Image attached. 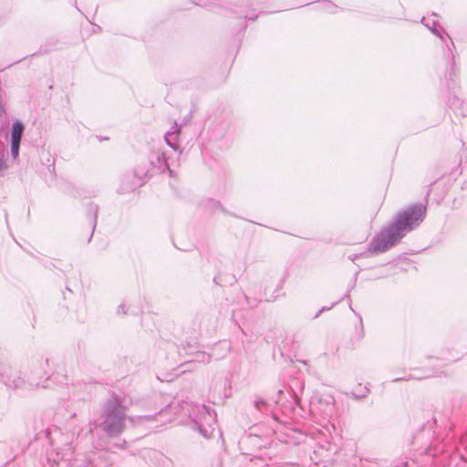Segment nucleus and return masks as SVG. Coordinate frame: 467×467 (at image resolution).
I'll list each match as a JSON object with an SVG mask.
<instances>
[{"instance_id":"f257e3e1","label":"nucleus","mask_w":467,"mask_h":467,"mask_svg":"<svg viewBox=\"0 0 467 467\" xmlns=\"http://www.w3.org/2000/svg\"><path fill=\"white\" fill-rule=\"evenodd\" d=\"M426 215L427 205L420 202L398 211L389 224L371 239L368 251L376 254L389 251L409 233L416 230L423 223Z\"/></svg>"},{"instance_id":"f03ea898","label":"nucleus","mask_w":467,"mask_h":467,"mask_svg":"<svg viewBox=\"0 0 467 467\" xmlns=\"http://www.w3.org/2000/svg\"><path fill=\"white\" fill-rule=\"evenodd\" d=\"M171 411L188 415L192 422V428L197 430L204 438H210L215 430V411L203 404H192L187 401H182V405L178 402H171L159 412L153 415L140 416L139 419L150 421L160 417L161 418V423L164 424L172 420V418L170 417Z\"/></svg>"},{"instance_id":"7ed1b4c3","label":"nucleus","mask_w":467,"mask_h":467,"mask_svg":"<svg viewBox=\"0 0 467 467\" xmlns=\"http://www.w3.org/2000/svg\"><path fill=\"white\" fill-rule=\"evenodd\" d=\"M171 411L188 415L192 422V428L197 430L204 438H210L215 430V411L203 404H192L187 401H182V405L178 402H171L159 412L153 415L140 416L139 419L150 421L160 417L161 418V423L164 424L172 420V418L170 417Z\"/></svg>"},{"instance_id":"20e7f679","label":"nucleus","mask_w":467,"mask_h":467,"mask_svg":"<svg viewBox=\"0 0 467 467\" xmlns=\"http://www.w3.org/2000/svg\"><path fill=\"white\" fill-rule=\"evenodd\" d=\"M167 171L170 176H172V171L169 168L165 156L162 152H151L148 159L139 163L133 172V176L137 178L140 182H133L129 184L127 182L130 177L126 176L122 180L121 187L119 192L121 193L134 191L137 187H140L145 183V182L160 173Z\"/></svg>"},{"instance_id":"39448f33","label":"nucleus","mask_w":467,"mask_h":467,"mask_svg":"<svg viewBox=\"0 0 467 467\" xmlns=\"http://www.w3.org/2000/svg\"><path fill=\"white\" fill-rule=\"evenodd\" d=\"M125 407L118 397L109 399L101 412V419L96 423V427L108 437L113 438L121 434L125 428Z\"/></svg>"},{"instance_id":"423d86ee","label":"nucleus","mask_w":467,"mask_h":467,"mask_svg":"<svg viewBox=\"0 0 467 467\" xmlns=\"http://www.w3.org/2000/svg\"><path fill=\"white\" fill-rule=\"evenodd\" d=\"M1 381L8 388L13 389H29L35 387H40V382L36 379L27 377L25 380L20 377L19 372L11 367L3 368L0 372Z\"/></svg>"},{"instance_id":"0eeeda50","label":"nucleus","mask_w":467,"mask_h":467,"mask_svg":"<svg viewBox=\"0 0 467 467\" xmlns=\"http://www.w3.org/2000/svg\"><path fill=\"white\" fill-rule=\"evenodd\" d=\"M310 411L319 414L324 420L329 419L335 412V398L330 393L316 392L309 401Z\"/></svg>"},{"instance_id":"6e6552de","label":"nucleus","mask_w":467,"mask_h":467,"mask_svg":"<svg viewBox=\"0 0 467 467\" xmlns=\"http://www.w3.org/2000/svg\"><path fill=\"white\" fill-rule=\"evenodd\" d=\"M459 90L458 83L451 79V82L448 85L446 104L456 116L467 118V101L459 97Z\"/></svg>"},{"instance_id":"1a4fd4ad","label":"nucleus","mask_w":467,"mask_h":467,"mask_svg":"<svg viewBox=\"0 0 467 467\" xmlns=\"http://www.w3.org/2000/svg\"><path fill=\"white\" fill-rule=\"evenodd\" d=\"M98 212H99V205L94 202H89L87 205V215L89 218L90 225H91V232L89 234V236L88 238V243H89L92 239V236L94 234V231L96 229L97 225V218H98Z\"/></svg>"},{"instance_id":"9d476101","label":"nucleus","mask_w":467,"mask_h":467,"mask_svg":"<svg viewBox=\"0 0 467 467\" xmlns=\"http://www.w3.org/2000/svg\"><path fill=\"white\" fill-rule=\"evenodd\" d=\"M234 5L241 8L240 11H236L240 17H244L246 20H252L254 21L258 16L257 15H250L246 9L250 8L252 6V1L251 0H235L234 2Z\"/></svg>"},{"instance_id":"9b49d317","label":"nucleus","mask_w":467,"mask_h":467,"mask_svg":"<svg viewBox=\"0 0 467 467\" xmlns=\"http://www.w3.org/2000/svg\"><path fill=\"white\" fill-rule=\"evenodd\" d=\"M25 129V124L20 119H16L12 123L10 141L21 142Z\"/></svg>"},{"instance_id":"f8f14e48","label":"nucleus","mask_w":467,"mask_h":467,"mask_svg":"<svg viewBox=\"0 0 467 467\" xmlns=\"http://www.w3.org/2000/svg\"><path fill=\"white\" fill-rule=\"evenodd\" d=\"M8 157V151L5 143L0 140V175L2 172L8 168L6 160Z\"/></svg>"},{"instance_id":"ddd939ff","label":"nucleus","mask_w":467,"mask_h":467,"mask_svg":"<svg viewBox=\"0 0 467 467\" xmlns=\"http://www.w3.org/2000/svg\"><path fill=\"white\" fill-rule=\"evenodd\" d=\"M421 23H423V25L428 27L432 34H434L435 36H439L440 38H442V36H441V31L438 29V22L436 20H433V19H427L425 17H422L421 19Z\"/></svg>"},{"instance_id":"4468645a","label":"nucleus","mask_w":467,"mask_h":467,"mask_svg":"<svg viewBox=\"0 0 467 467\" xmlns=\"http://www.w3.org/2000/svg\"><path fill=\"white\" fill-rule=\"evenodd\" d=\"M436 424V420L433 419L432 423L428 422L427 424L423 425L420 430L413 436V441L412 443L415 444L418 442L419 440H420V436L427 431L428 432V438L431 436V432L432 431L433 425Z\"/></svg>"},{"instance_id":"2eb2a0df","label":"nucleus","mask_w":467,"mask_h":467,"mask_svg":"<svg viewBox=\"0 0 467 467\" xmlns=\"http://www.w3.org/2000/svg\"><path fill=\"white\" fill-rule=\"evenodd\" d=\"M211 360V356L203 351H197L193 354V358L189 360L187 363L199 362L208 363Z\"/></svg>"},{"instance_id":"dca6fc26","label":"nucleus","mask_w":467,"mask_h":467,"mask_svg":"<svg viewBox=\"0 0 467 467\" xmlns=\"http://www.w3.org/2000/svg\"><path fill=\"white\" fill-rule=\"evenodd\" d=\"M356 281H357V277L355 278V280H354V282H353V284H352V285H351L350 289H349V290L345 294V296H344L342 298H340L338 301H337V302L333 303V304H332L330 306H328V307H326V306L322 307V308H321V309H320V310H319V311L315 315L314 318H317V317H319V315H320L322 312H324V311H326V310H329V309H331L334 306H336L337 303H339V302L343 301L344 299H346V298L350 299V295H349V293H350V290H351V289H353V288L355 287Z\"/></svg>"},{"instance_id":"f3484780","label":"nucleus","mask_w":467,"mask_h":467,"mask_svg":"<svg viewBox=\"0 0 467 467\" xmlns=\"http://www.w3.org/2000/svg\"><path fill=\"white\" fill-rule=\"evenodd\" d=\"M368 392H369L368 388L361 387V385H358V389L351 392V397L354 400H361V399H364L365 397H367Z\"/></svg>"},{"instance_id":"a211bd4d","label":"nucleus","mask_w":467,"mask_h":467,"mask_svg":"<svg viewBox=\"0 0 467 467\" xmlns=\"http://www.w3.org/2000/svg\"><path fill=\"white\" fill-rule=\"evenodd\" d=\"M42 370L43 369H42L41 365H37L32 369V371L30 372V374L27 377H31V378L36 379L37 381L41 382L40 379H42V377H43ZM40 386L42 388H48V385H45L42 383H40Z\"/></svg>"},{"instance_id":"6ab92c4d","label":"nucleus","mask_w":467,"mask_h":467,"mask_svg":"<svg viewBox=\"0 0 467 467\" xmlns=\"http://www.w3.org/2000/svg\"><path fill=\"white\" fill-rule=\"evenodd\" d=\"M177 138L178 137L173 135V132H167L164 136L166 143L174 150H176L179 148Z\"/></svg>"},{"instance_id":"aec40b11","label":"nucleus","mask_w":467,"mask_h":467,"mask_svg":"<svg viewBox=\"0 0 467 467\" xmlns=\"http://www.w3.org/2000/svg\"><path fill=\"white\" fill-rule=\"evenodd\" d=\"M11 143V156L14 158V159H16L18 156H19V150H20V145H21V142L19 141H10Z\"/></svg>"},{"instance_id":"412c9836","label":"nucleus","mask_w":467,"mask_h":467,"mask_svg":"<svg viewBox=\"0 0 467 467\" xmlns=\"http://www.w3.org/2000/svg\"><path fill=\"white\" fill-rule=\"evenodd\" d=\"M254 408L259 411L266 410L268 403L264 399H257L254 402Z\"/></svg>"},{"instance_id":"4be33fe9","label":"nucleus","mask_w":467,"mask_h":467,"mask_svg":"<svg viewBox=\"0 0 467 467\" xmlns=\"http://www.w3.org/2000/svg\"><path fill=\"white\" fill-rule=\"evenodd\" d=\"M424 378H428V376L418 377V376H412L410 374L409 376L393 379L392 381L398 382V381H401V380H410L411 379H424Z\"/></svg>"},{"instance_id":"5701e85b","label":"nucleus","mask_w":467,"mask_h":467,"mask_svg":"<svg viewBox=\"0 0 467 467\" xmlns=\"http://www.w3.org/2000/svg\"><path fill=\"white\" fill-rule=\"evenodd\" d=\"M182 130V125L178 124L177 122H174L172 127L171 128V130L169 132H173V135L178 137V135L181 133Z\"/></svg>"},{"instance_id":"b1692460","label":"nucleus","mask_w":467,"mask_h":467,"mask_svg":"<svg viewBox=\"0 0 467 467\" xmlns=\"http://www.w3.org/2000/svg\"><path fill=\"white\" fill-rule=\"evenodd\" d=\"M253 461L256 467H270L268 464L265 463V460L262 457H255Z\"/></svg>"},{"instance_id":"393cba45","label":"nucleus","mask_w":467,"mask_h":467,"mask_svg":"<svg viewBox=\"0 0 467 467\" xmlns=\"http://www.w3.org/2000/svg\"><path fill=\"white\" fill-rule=\"evenodd\" d=\"M128 311V307L125 304H120L117 308L118 315H126Z\"/></svg>"},{"instance_id":"a878e982","label":"nucleus","mask_w":467,"mask_h":467,"mask_svg":"<svg viewBox=\"0 0 467 467\" xmlns=\"http://www.w3.org/2000/svg\"><path fill=\"white\" fill-rule=\"evenodd\" d=\"M213 207L219 208L223 213H227L226 210L223 207V205L219 202H213Z\"/></svg>"},{"instance_id":"bb28decb","label":"nucleus","mask_w":467,"mask_h":467,"mask_svg":"<svg viewBox=\"0 0 467 467\" xmlns=\"http://www.w3.org/2000/svg\"><path fill=\"white\" fill-rule=\"evenodd\" d=\"M358 317H359V324H360V327H361L360 337H362L363 334H364V332H363V321H362V317L360 316Z\"/></svg>"},{"instance_id":"cd10ccee","label":"nucleus","mask_w":467,"mask_h":467,"mask_svg":"<svg viewBox=\"0 0 467 467\" xmlns=\"http://www.w3.org/2000/svg\"><path fill=\"white\" fill-rule=\"evenodd\" d=\"M450 44H451V46H449V45H448V49H449V51H450L451 53H452V49H451V48H455V47H454V44H453V42H452V40H451V41H450ZM451 55L453 56V54H451Z\"/></svg>"},{"instance_id":"c85d7f7f","label":"nucleus","mask_w":467,"mask_h":467,"mask_svg":"<svg viewBox=\"0 0 467 467\" xmlns=\"http://www.w3.org/2000/svg\"><path fill=\"white\" fill-rule=\"evenodd\" d=\"M293 395H294L295 399H296V400H297V395H296V393H295V392L293 391Z\"/></svg>"},{"instance_id":"c756f323","label":"nucleus","mask_w":467,"mask_h":467,"mask_svg":"<svg viewBox=\"0 0 467 467\" xmlns=\"http://www.w3.org/2000/svg\"><path fill=\"white\" fill-rule=\"evenodd\" d=\"M283 393V390L282 389H279L278 390V394L281 395Z\"/></svg>"},{"instance_id":"7c9ffc66","label":"nucleus","mask_w":467,"mask_h":467,"mask_svg":"<svg viewBox=\"0 0 467 467\" xmlns=\"http://www.w3.org/2000/svg\"><path fill=\"white\" fill-rule=\"evenodd\" d=\"M426 453L430 454V451L428 449H426Z\"/></svg>"}]
</instances>
